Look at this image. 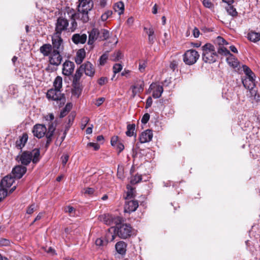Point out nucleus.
I'll return each mask as SVG.
<instances>
[{
    "mask_svg": "<svg viewBox=\"0 0 260 260\" xmlns=\"http://www.w3.org/2000/svg\"><path fill=\"white\" fill-rule=\"evenodd\" d=\"M91 4L85 5L84 3H79L78 5V12L69 7L66 10L64 15L67 13L68 17L71 20V26L68 27V31L74 32L78 27L76 19L81 20L83 23H86L89 20L88 12L91 10Z\"/></svg>",
    "mask_w": 260,
    "mask_h": 260,
    "instance_id": "obj_1",
    "label": "nucleus"
},
{
    "mask_svg": "<svg viewBox=\"0 0 260 260\" xmlns=\"http://www.w3.org/2000/svg\"><path fill=\"white\" fill-rule=\"evenodd\" d=\"M40 151L39 149H34L31 151H24L17 156L16 160L23 166L29 165L31 161L37 164L40 160Z\"/></svg>",
    "mask_w": 260,
    "mask_h": 260,
    "instance_id": "obj_2",
    "label": "nucleus"
},
{
    "mask_svg": "<svg viewBox=\"0 0 260 260\" xmlns=\"http://www.w3.org/2000/svg\"><path fill=\"white\" fill-rule=\"evenodd\" d=\"M203 60L208 63L215 62L217 58L218 54L215 49L214 46L209 43L206 44L202 47Z\"/></svg>",
    "mask_w": 260,
    "mask_h": 260,
    "instance_id": "obj_3",
    "label": "nucleus"
},
{
    "mask_svg": "<svg viewBox=\"0 0 260 260\" xmlns=\"http://www.w3.org/2000/svg\"><path fill=\"white\" fill-rule=\"evenodd\" d=\"M245 76L242 79L244 86L249 90H252L255 86V75L247 66H242Z\"/></svg>",
    "mask_w": 260,
    "mask_h": 260,
    "instance_id": "obj_4",
    "label": "nucleus"
},
{
    "mask_svg": "<svg viewBox=\"0 0 260 260\" xmlns=\"http://www.w3.org/2000/svg\"><path fill=\"white\" fill-rule=\"evenodd\" d=\"M45 118L47 121H49L48 124V132L46 135L47 141L46 143V147H48L52 142L57 124L56 121H53L54 119L53 114L50 113L47 115Z\"/></svg>",
    "mask_w": 260,
    "mask_h": 260,
    "instance_id": "obj_5",
    "label": "nucleus"
},
{
    "mask_svg": "<svg viewBox=\"0 0 260 260\" xmlns=\"http://www.w3.org/2000/svg\"><path fill=\"white\" fill-rule=\"evenodd\" d=\"M183 61L186 64L192 65L198 60L200 54L194 49L187 50L183 54Z\"/></svg>",
    "mask_w": 260,
    "mask_h": 260,
    "instance_id": "obj_6",
    "label": "nucleus"
},
{
    "mask_svg": "<svg viewBox=\"0 0 260 260\" xmlns=\"http://www.w3.org/2000/svg\"><path fill=\"white\" fill-rule=\"evenodd\" d=\"M69 21L63 17L57 18L55 23V32L54 34L61 35L63 31L68 30Z\"/></svg>",
    "mask_w": 260,
    "mask_h": 260,
    "instance_id": "obj_7",
    "label": "nucleus"
},
{
    "mask_svg": "<svg viewBox=\"0 0 260 260\" xmlns=\"http://www.w3.org/2000/svg\"><path fill=\"white\" fill-rule=\"evenodd\" d=\"M46 96L49 100L52 101H59L60 104H64L65 98L63 94L61 93L60 90L51 88L48 90Z\"/></svg>",
    "mask_w": 260,
    "mask_h": 260,
    "instance_id": "obj_8",
    "label": "nucleus"
},
{
    "mask_svg": "<svg viewBox=\"0 0 260 260\" xmlns=\"http://www.w3.org/2000/svg\"><path fill=\"white\" fill-rule=\"evenodd\" d=\"M132 228L129 224H123L117 228L116 232L117 235L122 239H126L132 235Z\"/></svg>",
    "mask_w": 260,
    "mask_h": 260,
    "instance_id": "obj_9",
    "label": "nucleus"
},
{
    "mask_svg": "<svg viewBox=\"0 0 260 260\" xmlns=\"http://www.w3.org/2000/svg\"><path fill=\"white\" fill-rule=\"evenodd\" d=\"M61 52L58 51L52 50L49 55V62L51 65L58 66L60 64L62 57L60 54Z\"/></svg>",
    "mask_w": 260,
    "mask_h": 260,
    "instance_id": "obj_10",
    "label": "nucleus"
},
{
    "mask_svg": "<svg viewBox=\"0 0 260 260\" xmlns=\"http://www.w3.org/2000/svg\"><path fill=\"white\" fill-rule=\"evenodd\" d=\"M53 50L62 52L63 50V40L61 35L53 34L52 37Z\"/></svg>",
    "mask_w": 260,
    "mask_h": 260,
    "instance_id": "obj_11",
    "label": "nucleus"
},
{
    "mask_svg": "<svg viewBox=\"0 0 260 260\" xmlns=\"http://www.w3.org/2000/svg\"><path fill=\"white\" fill-rule=\"evenodd\" d=\"M47 132L46 126L42 124L35 125L32 130L34 135L38 138H43L45 135L46 136Z\"/></svg>",
    "mask_w": 260,
    "mask_h": 260,
    "instance_id": "obj_12",
    "label": "nucleus"
},
{
    "mask_svg": "<svg viewBox=\"0 0 260 260\" xmlns=\"http://www.w3.org/2000/svg\"><path fill=\"white\" fill-rule=\"evenodd\" d=\"M81 70L86 76L92 77L95 74V68L93 64L89 61H86L80 66Z\"/></svg>",
    "mask_w": 260,
    "mask_h": 260,
    "instance_id": "obj_13",
    "label": "nucleus"
},
{
    "mask_svg": "<svg viewBox=\"0 0 260 260\" xmlns=\"http://www.w3.org/2000/svg\"><path fill=\"white\" fill-rule=\"evenodd\" d=\"M26 171L25 166L18 165L13 169L12 173L15 178L20 179L25 174Z\"/></svg>",
    "mask_w": 260,
    "mask_h": 260,
    "instance_id": "obj_14",
    "label": "nucleus"
},
{
    "mask_svg": "<svg viewBox=\"0 0 260 260\" xmlns=\"http://www.w3.org/2000/svg\"><path fill=\"white\" fill-rule=\"evenodd\" d=\"M74 68L73 62L66 60L63 64L62 74L67 76L71 75L74 71Z\"/></svg>",
    "mask_w": 260,
    "mask_h": 260,
    "instance_id": "obj_15",
    "label": "nucleus"
},
{
    "mask_svg": "<svg viewBox=\"0 0 260 260\" xmlns=\"http://www.w3.org/2000/svg\"><path fill=\"white\" fill-rule=\"evenodd\" d=\"M149 88L153 90L152 96L155 99L160 98L164 90L162 86L155 83L151 84Z\"/></svg>",
    "mask_w": 260,
    "mask_h": 260,
    "instance_id": "obj_16",
    "label": "nucleus"
},
{
    "mask_svg": "<svg viewBox=\"0 0 260 260\" xmlns=\"http://www.w3.org/2000/svg\"><path fill=\"white\" fill-rule=\"evenodd\" d=\"M138 206V203L137 201H126L124 206V212L127 213L134 212L136 210Z\"/></svg>",
    "mask_w": 260,
    "mask_h": 260,
    "instance_id": "obj_17",
    "label": "nucleus"
},
{
    "mask_svg": "<svg viewBox=\"0 0 260 260\" xmlns=\"http://www.w3.org/2000/svg\"><path fill=\"white\" fill-rule=\"evenodd\" d=\"M153 137V133L151 130L147 129L142 132L139 137L141 143H145L151 141Z\"/></svg>",
    "mask_w": 260,
    "mask_h": 260,
    "instance_id": "obj_18",
    "label": "nucleus"
},
{
    "mask_svg": "<svg viewBox=\"0 0 260 260\" xmlns=\"http://www.w3.org/2000/svg\"><path fill=\"white\" fill-rule=\"evenodd\" d=\"M14 178L11 176H5L1 182V187L7 190V188L11 187L14 182Z\"/></svg>",
    "mask_w": 260,
    "mask_h": 260,
    "instance_id": "obj_19",
    "label": "nucleus"
},
{
    "mask_svg": "<svg viewBox=\"0 0 260 260\" xmlns=\"http://www.w3.org/2000/svg\"><path fill=\"white\" fill-rule=\"evenodd\" d=\"M73 42L75 44H84L87 40V35L85 34H75L72 37Z\"/></svg>",
    "mask_w": 260,
    "mask_h": 260,
    "instance_id": "obj_20",
    "label": "nucleus"
},
{
    "mask_svg": "<svg viewBox=\"0 0 260 260\" xmlns=\"http://www.w3.org/2000/svg\"><path fill=\"white\" fill-rule=\"evenodd\" d=\"M88 44L92 46L95 41L98 39L100 34L99 30L96 28H93L90 31L88 32Z\"/></svg>",
    "mask_w": 260,
    "mask_h": 260,
    "instance_id": "obj_21",
    "label": "nucleus"
},
{
    "mask_svg": "<svg viewBox=\"0 0 260 260\" xmlns=\"http://www.w3.org/2000/svg\"><path fill=\"white\" fill-rule=\"evenodd\" d=\"M144 83L143 81H139L132 86V96L135 97L138 93L143 91Z\"/></svg>",
    "mask_w": 260,
    "mask_h": 260,
    "instance_id": "obj_22",
    "label": "nucleus"
},
{
    "mask_svg": "<svg viewBox=\"0 0 260 260\" xmlns=\"http://www.w3.org/2000/svg\"><path fill=\"white\" fill-rule=\"evenodd\" d=\"M226 61L229 65L235 69H239L240 67V62L234 55L230 54L226 58Z\"/></svg>",
    "mask_w": 260,
    "mask_h": 260,
    "instance_id": "obj_23",
    "label": "nucleus"
},
{
    "mask_svg": "<svg viewBox=\"0 0 260 260\" xmlns=\"http://www.w3.org/2000/svg\"><path fill=\"white\" fill-rule=\"evenodd\" d=\"M126 247L127 244L123 241H119L115 245V248L117 252L121 255L125 254Z\"/></svg>",
    "mask_w": 260,
    "mask_h": 260,
    "instance_id": "obj_24",
    "label": "nucleus"
},
{
    "mask_svg": "<svg viewBox=\"0 0 260 260\" xmlns=\"http://www.w3.org/2000/svg\"><path fill=\"white\" fill-rule=\"evenodd\" d=\"M52 50V45L50 44H45L40 48V52L45 56H49Z\"/></svg>",
    "mask_w": 260,
    "mask_h": 260,
    "instance_id": "obj_25",
    "label": "nucleus"
},
{
    "mask_svg": "<svg viewBox=\"0 0 260 260\" xmlns=\"http://www.w3.org/2000/svg\"><path fill=\"white\" fill-rule=\"evenodd\" d=\"M28 139V136L26 134H23L19 139L16 141V147L18 149H21L25 145Z\"/></svg>",
    "mask_w": 260,
    "mask_h": 260,
    "instance_id": "obj_26",
    "label": "nucleus"
},
{
    "mask_svg": "<svg viewBox=\"0 0 260 260\" xmlns=\"http://www.w3.org/2000/svg\"><path fill=\"white\" fill-rule=\"evenodd\" d=\"M85 57V51L84 49H79L75 58V61L78 64H80Z\"/></svg>",
    "mask_w": 260,
    "mask_h": 260,
    "instance_id": "obj_27",
    "label": "nucleus"
},
{
    "mask_svg": "<svg viewBox=\"0 0 260 260\" xmlns=\"http://www.w3.org/2000/svg\"><path fill=\"white\" fill-rule=\"evenodd\" d=\"M82 91L80 82L73 81L72 94L78 97Z\"/></svg>",
    "mask_w": 260,
    "mask_h": 260,
    "instance_id": "obj_28",
    "label": "nucleus"
},
{
    "mask_svg": "<svg viewBox=\"0 0 260 260\" xmlns=\"http://www.w3.org/2000/svg\"><path fill=\"white\" fill-rule=\"evenodd\" d=\"M113 8L119 15H121L124 12V5L122 2H118L114 5Z\"/></svg>",
    "mask_w": 260,
    "mask_h": 260,
    "instance_id": "obj_29",
    "label": "nucleus"
},
{
    "mask_svg": "<svg viewBox=\"0 0 260 260\" xmlns=\"http://www.w3.org/2000/svg\"><path fill=\"white\" fill-rule=\"evenodd\" d=\"M100 220L107 225H112V215L111 214L102 215L100 216Z\"/></svg>",
    "mask_w": 260,
    "mask_h": 260,
    "instance_id": "obj_30",
    "label": "nucleus"
},
{
    "mask_svg": "<svg viewBox=\"0 0 260 260\" xmlns=\"http://www.w3.org/2000/svg\"><path fill=\"white\" fill-rule=\"evenodd\" d=\"M135 124H129L127 125V131L125 133L126 136L128 137H132L134 136L136 137V133H135Z\"/></svg>",
    "mask_w": 260,
    "mask_h": 260,
    "instance_id": "obj_31",
    "label": "nucleus"
},
{
    "mask_svg": "<svg viewBox=\"0 0 260 260\" xmlns=\"http://www.w3.org/2000/svg\"><path fill=\"white\" fill-rule=\"evenodd\" d=\"M249 40L253 42H256L260 40V33L251 31L248 35Z\"/></svg>",
    "mask_w": 260,
    "mask_h": 260,
    "instance_id": "obj_32",
    "label": "nucleus"
},
{
    "mask_svg": "<svg viewBox=\"0 0 260 260\" xmlns=\"http://www.w3.org/2000/svg\"><path fill=\"white\" fill-rule=\"evenodd\" d=\"M62 78L60 76H57L55 78V79L53 82V86L54 87V89L60 90V88H61V87H62Z\"/></svg>",
    "mask_w": 260,
    "mask_h": 260,
    "instance_id": "obj_33",
    "label": "nucleus"
},
{
    "mask_svg": "<svg viewBox=\"0 0 260 260\" xmlns=\"http://www.w3.org/2000/svg\"><path fill=\"white\" fill-rule=\"evenodd\" d=\"M72 105L71 103H68L66 107L61 110L60 113V117L63 118L68 113V112L71 110L72 109Z\"/></svg>",
    "mask_w": 260,
    "mask_h": 260,
    "instance_id": "obj_34",
    "label": "nucleus"
},
{
    "mask_svg": "<svg viewBox=\"0 0 260 260\" xmlns=\"http://www.w3.org/2000/svg\"><path fill=\"white\" fill-rule=\"evenodd\" d=\"M83 71L82 70H81V67L77 70L76 73L73 77V81L74 82H80V80L83 75Z\"/></svg>",
    "mask_w": 260,
    "mask_h": 260,
    "instance_id": "obj_35",
    "label": "nucleus"
},
{
    "mask_svg": "<svg viewBox=\"0 0 260 260\" xmlns=\"http://www.w3.org/2000/svg\"><path fill=\"white\" fill-rule=\"evenodd\" d=\"M226 11L229 13V15L232 16H236L237 15V12L236 10L232 5H228V6L226 8Z\"/></svg>",
    "mask_w": 260,
    "mask_h": 260,
    "instance_id": "obj_36",
    "label": "nucleus"
},
{
    "mask_svg": "<svg viewBox=\"0 0 260 260\" xmlns=\"http://www.w3.org/2000/svg\"><path fill=\"white\" fill-rule=\"evenodd\" d=\"M112 14L113 12L112 11L107 10L101 17L102 21H106L108 19L112 16Z\"/></svg>",
    "mask_w": 260,
    "mask_h": 260,
    "instance_id": "obj_37",
    "label": "nucleus"
},
{
    "mask_svg": "<svg viewBox=\"0 0 260 260\" xmlns=\"http://www.w3.org/2000/svg\"><path fill=\"white\" fill-rule=\"evenodd\" d=\"M218 53L221 55L229 56L231 54L230 51L223 46H219L218 49Z\"/></svg>",
    "mask_w": 260,
    "mask_h": 260,
    "instance_id": "obj_38",
    "label": "nucleus"
},
{
    "mask_svg": "<svg viewBox=\"0 0 260 260\" xmlns=\"http://www.w3.org/2000/svg\"><path fill=\"white\" fill-rule=\"evenodd\" d=\"M117 177L119 179L122 180L124 178V168L122 166L118 165L117 168Z\"/></svg>",
    "mask_w": 260,
    "mask_h": 260,
    "instance_id": "obj_39",
    "label": "nucleus"
},
{
    "mask_svg": "<svg viewBox=\"0 0 260 260\" xmlns=\"http://www.w3.org/2000/svg\"><path fill=\"white\" fill-rule=\"evenodd\" d=\"M101 36L100 37L101 40H106L110 36V32L105 29H102L101 31Z\"/></svg>",
    "mask_w": 260,
    "mask_h": 260,
    "instance_id": "obj_40",
    "label": "nucleus"
},
{
    "mask_svg": "<svg viewBox=\"0 0 260 260\" xmlns=\"http://www.w3.org/2000/svg\"><path fill=\"white\" fill-rule=\"evenodd\" d=\"M216 42L219 46H223L228 44V43L222 37L218 36L216 39Z\"/></svg>",
    "mask_w": 260,
    "mask_h": 260,
    "instance_id": "obj_41",
    "label": "nucleus"
},
{
    "mask_svg": "<svg viewBox=\"0 0 260 260\" xmlns=\"http://www.w3.org/2000/svg\"><path fill=\"white\" fill-rule=\"evenodd\" d=\"M108 55L107 53L103 54L99 59L100 65L103 66L106 62Z\"/></svg>",
    "mask_w": 260,
    "mask_h": 260,
    "instance_id": "obj_42",
    "label": "nucleus"
},
{
    "mask_svg": "<svg viewBox=\"0 0 260 260\" xmlns=\"http://www.w3.org/2000/svg\"><path fill=\"white\" fill-rule=\"evenodd\" d=\"M64 210L66 212H68L70 214L71 216H74L75 215V208L72 206H68L64 208Z\"/></svg>",
    "mask_w": 260,
    "mask_h": 260,
    "instance_id": "obj_43",
    "label": "nucleus"
},
{
    "mask_svg": "<svg viewBox=\"0 0 260 260\" xmlns=\"http://www.w3.org/2000/svg\"><path fill=\"white\" fill-rule=\"evenodd\" d=\"M142 180V177L140 175H136L134 176L131 180V183L133 184H135L139 183Z\"/></svg>",
    "mask_w": 260,
    "mask_h": 260,
    "instance_id": "obj_44",
    "label": "nucleus"
},
{
    "mask_svg": "<svg viewBox=\"0 0 260 260\" xmlns=\"http://www.w3.org/2000/svg\"><path fill=\"white\" fill-rule=\"evenodd\" d=\"M122 221V219L119 216H112V225H118L121 224Z\"/></svg>",
    "mask_w": 260,
    "mask_h": 260,
    "instance_id": "obj_45",
    "label": "nucleus"
},
{
    "mask_svg": "<svg viewBox=\"0 0 260 260\" xmlns=\"http://www.w3.org/2000/svg\"><path fill=\"white\" fill-rule=\"evenodd\" d=\"M203 5L204 7L209 9H212L214 8V5L210 0H203Z\"/></svg>",
    "mask_w": 260,
    "mask_h": 260,
    "instance_id": "obj_46",
    "label": "nucleus"
},
{
    "mask_svg": "<svg viewBox=\"0 0 260 260\" xmlns=\"http://www.w3.org/2000/svg\"><path fill=\"white\" fill-rule=\"evenodd\" d=\"M7 190L2 188H0V202L5 199L7 197Z\"/></svg>",
    "mask_w": 260,
    "mask_h": 260,
    "instance_id": "obj_47",
    "label": "nucleus"
},
{
    "mask_svg": "<svg viewBox=\"0 0 260 260\" xmlns=\"http://www.w3.org/2000/svg\"><path fill=\"white\" fill-rule=\"evenodd\" d=\"M108 241L104 240L101 238H98L95 241V244L97 246H104L107 244Z\"/></svg>",
    "mask_w": 260,
    "mask_h": 260,
    "instance_id": "obj_48",
    "label": "nucleus"
},
{
    "mask_svg": "<svg viewBox=\"0 0 260 260\" xmlns=\"http://www.w3.org/2000/svg\"><path fill=\"white\" fill-rule=\"evenodd\" d=\"M122 69V66L119 63H116L113 67V72L115 74L119 73Z\"/></svg>",
    "mask_w": 260,
    "mask_h": 260,
    "instance_id": "obj_49",
    "label": "nucleus"
},
{
    "mask_svg": "<svg viewBox=\"0 0 260 260\" xmlns=\"http://www.w3.org/2000/svg\"><path fill=\"white\" fill-rule=\"evenodd\" d=\"M129 186H127V187L128 189V191L127 192V197L125 198L126 200L131 199L134 197V190L132 188H131L130 189H129Z\"/></svg>",
    "mask_w": 260,
    "mask_h": 260,
    "instance_id": "obj_50",
    "label": "nucleus"
},
{
    "mask_svg": "<svg viewBox=\"0 0 260 260\" xmlns=\"http://www.w3.org/2000/svg\"><path fill=\"white\" fill-rule=\"evenodd\" d=\"M146 66L147 62L146 61H143V62H140L139 66V70L140 72L141 73L144 72Z\"/></svg>",
    "mask_w": 260,
    "mask_h": 260,
    "instance_id": "obj_51",
    "label": "nucleus"
},
{
    "mask_svg": "<svg viewBox=\"0 0 260 260\" xmlns=\"http://www.w3.org/2000/svg\"><path fill=\"white\" fill-rule=\"evenodd\" d=\"M69 158V155L68 154H63L61 157L62 164L64 166L68 162Z\"/></svg>",
    "mask_w": 260,
    "mask_h": 260,
    "instance_id": "obj_52",
    "label": "nucleus"
},
{
    "mask_svg": "<svg viewBox=\"0 0 260 260\" xmlns=\"http://www.w3.org/2000/svg\"><path fill=\"white\" fill-rule=\"evenodd\" d=\"M121 53L120 51L116 52L114 53L113 56V60L114 61H117L121 58Z\"/></svg>",
    "mask_w": 260,
    "mask_h": 260,
    "instance_id": "obj_53",
    "label": "nucleus"
},
{
    "mask_svg": "<svg viewBox=\"0 0 260 260\" xmlns=\"http://www.w3.org/2000/svg\"><path fill=\"white\" fill-rule=\"evenodd\" d=\"M150 118V115L148 113H145L141 119V122L143 124H146Z\"/></svg>",
    "mask_w": 260,
    "mask_h": 260,
    "instance_id": "obj_54",
    "label": "nucleus"
},
{
    "mask_svg": "<svg viewBox=\"0 0 260 260\" xmlns=\"http://www.w3.org/2000/svg\"><path fill=\"white\" fill-rule=\"evenodd\" d=\"M37 207V206L33 204L31 205L27 209L26 213L28 214H30L34 212V211L35 210L36 208Z\"/></svg>",
    "mask_w": 260,
    "mask_h": 260,
    "instance_id": "obj_55",
    "label": "nucleus"
},
{
    "mask_svg": "<svg viewBox=\"0 0 260 260\" xmlns=\"http://www.w3.org/2000/svg\"><path fill=\"white\" fill-rule=\"evenodd\" d=\"M114 147L118 150V153H120L124 148L123 144L120 142H119L117 145H116V146Z\"/></svg>",
    "mask_w": 260,
    "mask_h": 260,
    "instance_id": "obj_56",
    "label": "nucleus"
},
{
    "mask_svg": "<svg viewBox=\"0 0 260 260\" xmlns=\"http://www.w3.org/2000/svg\"><path fill=\"white\" fill-rule=\"evenodd\" d=\"M107 82L108 79L106 77H101L98 81L99 84L101 86L105 84Z\"/></svg>",
    "mask_w": 260,
    "mask_h": 260,
    "instance_id": "obj_57",
    "label": "nucleus"
},
{
    "mask_svg": "<svg viewBox=\"0 0 260 260\" xmlns=\"http://www.w3.org/2000/svg\"><path fill=\"white\" fill-rule=\"evenodd\" d=\"M119 142L118 138L117 136H114L112 137L111 140V144L113 146H116V145Z\"/></svg>",
    "mask_w": 260,
    "mask_h": 260,
    "instance_id": "obj_58",
    "label": "nucleus"
},
{
    "mask_svg": "<svg viewBox=\"0 0 260 260\" xmlns=\"http://www.w3.org/2000/svg\"><path fill=\"white\" fill-rule=\"evenodd\" d=\"M87 146L93 147L94 150H98L100 148V145L98 143L90 142Z\"/></svg>",
    "mask_w": 260,
    "mask_h": 260,
    "instance_id": "obj_59",
    "label": "nucleus"
},
{
    "mask_svg": "<svg viewBox=\"0 0 260 260\" xmlns=\"http://www.w3.org/2000/svg\"><path fill=\"white\" fill-rule=\"evenodd\" d=\"M94 192V189L93 188H86L84 189V193L89 195L92 194Z\"/></svg>",
    "mask_w": 260,
    "mask_h": 260,
    "instance_id": "obj_60",
    "label": "nucleus"
},
{
    "mask_svg": "<svg viewBox=\"0 0 260 260\" xmlns=\"http://www.w3.org/2000/svg\"><path fill=\"white\" fill-rule=\"evenodd\" d=\"M152 104V99L151 97L149 96L147 98L146 103V108H148L151 106Z\"/></svg>",
    "mask_w": 260,
    "mask_h": 260,
    "instance_id": "obj_61",
    "label": "nucleus"
},
{
    "mask_svg": "<svg viewBox=\"0 0 260 260\" xmlns=\"http://www.w3.org/2000/svg\"><path fill=\"white\" fill-rule=\"evenodd\" d=\"M105 99L104 98H100L96 100L95 105L99 107L101 106L105 101Z\"/></svg>",
    "mask_w": 260,
    "mask_h": 260,
    "instance_id": "obj_62",
    "label": "nucleus"
},
{
    "mask_svg": "<svg viewBox=\"0 0 260 260\" xmlns=\"http://www.w3.org/2000/svg\"><path fill=\"white\" fill-rule=\"evenodd\" d=\"M177 61L174 60L172 61L170 64V68L173 70L174 71L177 67Z\"/></svg>",
    "mask_w": 260,
    "mask_h": 260,
    "instance_id": "obj_63",
    "label": "nucleus"
},
{
    "mask_svg": "<svg viewBox=\"0 0 260 260\" xmlns=\"http://www.w3.org/2000/svg\"><path fill=\"white\" fill-rule=\"evenodd\" d=\"M193 35L195 38H198L200 36V30L197 27H195L193 30Z\"/></svg>",
    "mask_w": 260,
    "mask_h": 260,
    "instance_id": "obj_64",
    "label": "nucleus"
}]
</instances>
